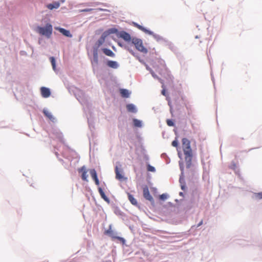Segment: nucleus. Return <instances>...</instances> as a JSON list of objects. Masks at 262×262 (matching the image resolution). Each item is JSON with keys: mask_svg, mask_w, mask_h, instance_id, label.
<instances>
[{"mask_svg": "<svg viewBox=\"0 0 262 262\" xmlns=\"http://www.w3.org/2000/svg\"><path fill=\"white\" fill-rule=\"evenodd\" d=\"M92 10H93L92 9H85L80 10V12H89V11H92Z\"/></svg>", "mask_w": 262, "mask_h": 262, "instance_id": "c85d7f7f", "label": "nucleus"}, {"mask_svg": "<svg viewBox=\"0 0 262 262\" xmlns=\"http://www.w3.org/2000/svg\"><path fill=\"white\" fill-rule=\"evenodd\" d=\"M202 223H203V221H201L199 223V224H198V227H199L200 226H201V225L202 224Z\"/></svg>", "mask_w": 262, "mask_h": 262, "instance_id": "473e14b6", "label": "nucleus"}, {"mask_svg": "<svg viewBox=\"0 0 262 262\" xmlns=\"http://www.w3.org/2000/svg\"><path fill=\"white\" fill-rule=\"evenodd\" d=\"M171 145L173 146V147H177L178 146V140L177 139L173 140L172 142V143H171Z\"/></svg>", "mask_w": 262, "mask_h": 262, "instance_id": "a878e982", "label": "nucleus"}, {"mask_svg": "<svg viewBox=\"0 0 262 262\" xmlns=\"http://www.w3.org/2000/svg\"><path fill=\"white\" fill-rule=\"evenodd\" d=\"M160 199L162 200H164L167 199V195L165 194H162L160 195Z\"/></svg>", "mask_w": 262, "mask_h": 262, "instance_id": "bb28decb", "label": "nucleus"}, {"mask_svg": "<svg viewBox=\"0 0 262 262\" xmlns=\"http://www.w3.org/2000/svg\"><path fill=\"white\" fill-rule=\"evenodd\" d=\"M98 191L101 196V198L104 199L105 201H107V202H108V198L106 196V195L105 194L104 191H103V190L101 188L99 187L98 188Z\"/></svg>", "mask_w": 262, "mask_h": 262, "instance_id": "aec40b11", "label": "nucleus"}, {"mask_svg": "<svg viewBox=\"0 0 262 262\" xmlns=\"http://www.w3.org/2000/svg\"><path fill=\"white\" fill-rule=\"evenodd\" d=\"M254 196L256 199H262V192L255 193Z\"/></svg>", "mask_w": 262, "mask_h": 262, "instance_id": "5701e85b", "label": "nucleus"}, {"mask_svg": "<svg viewBox=\"0 0 262 262\" xmlns=\"http://www.w3.org/2000/svg\"><path fill=\"white\" fill-rule=\"evenodd\" d=\"M79 172H81V178L82 180L88 182V175L87 174V170L84 166L81 167L78 169Z\"/></svg>", "mask_w": 262, "mask_h": 262, "instance_id": "423d86ee", "label": "nucleus"}, {"mask_svg": "<svg viewBox=\"0 0 262 262\" xmlns=\"http://www.w3.org/2000/svg\"><path fill=\"white\" fill-rule=\"evenodd\" d=\"M119 37L126 41H130L131 40V36L130 34L125 31L120 32L119 34Z\"/></svg>", "mask_w": 262, "mask_h": 262, "instance_id": "0eeeda50", "label": "nucleus"}, {"mask_svg": "<svg viewBox=\"0 0 262 262\" xmlns=\"http://www.w3.org/2000/svg\"><path fill=\"white\" fill-rule=\"evenodd\" d=\"M43 113L44 114V115L47 117H48L50 120H52V121H53L54 120V118L53 117V115H52V114L49 112L48 111L46 110H44L43 111Z\"/></svg>", "mask_w": 262, "mask_h": 262, "instance_id": "6ab92c4d", "label": "nucleus"}, {"mask_svg": "<svg viewBox=\"0 0 262 262\" xmlns=\"http://www.w3.org/2000/svg\"><path fill=\"white\" fill-rule=\"evenodd\" d=\"M107 65L109 67L113 69H117L118 67V64L115 61L109 60L107 62Z\"/></svg>", "mask_w": 262, "mask_h": 262, "instance_id": "2eb2a0df", "label": "nucleus"}, {"mask_svg": "<svg viewBox=\"0 0 262 262\" xmlns=\"http://www.w3.org/2000/svg\"><path fill=\"white\" fill-rule=\"evenodd\" d=\"M103 40H104V38L102 39H100L98 40V45L100 46L102 44L103 42Z\"/></svg>", "mask_w": 262, "mask_h": 262, "instance_id": "c756f323", "label": "nucleus"}, {"mask_svg": "<svg viewBox=\"0 0 262 262\" xmlns=\"http://www.w3.org/2000/svg\"><path fill=\"white\" fill-rule=\"evenodd\" d=\"M105 234L109 235L112 238V239H117L123 244H124L125 240L124 238L119 236H115L114 234L113 231L111 229L107 230L105 232Z\"/></svg>", "mask_w": 262, "mask_h": 262, "instance_id": "20e7f679", "label": "nucleus"}, {"mask_svg": "<svg viewBox=\"0 0 262 262\" xmlns=\"http://www.w3.org/2000/svg\"><path fill=\"white\" fill-rule=\"evenodd\" d=\"M143 193L144 197L147 200L150 202H154V199L152 196L150 195L148 188L147 186H145L143 189Z\"/></svg>", "mask_w": 262, "mask_h": 262, "instance_id": "39448f33", "label": "nucleus"}, {"mask_svg": "<svg viewBox=\"0 0 262 262\" xmlns=\"http://www.w3.org/2000/svg\"><path fill=\"white\" fill-rule=\"evenodd\" d=\"M133 43L135 46L136 48L139 51L143 53H147V50L143 46L142 41L140 39H133Z\"/></svg>", "mask_w": 262, "mask_h": 262, "instance_id": "7ed1b4c3", "label": "nucleus"}, {"mask_svg": "<svg viewBox=\"0 0 262 262\" xmlns=\"http://www.w3.org/2000/svg\"><path fill=\"white\" fill-rule=\"evenodd\" d=\"M120 94L122 97L124 98H128L129 96L130 93L126 89H121L120 90Z\"/></svg>", "mask_w": 262, "mask_h": 262, "instance_id": "dca6fc26", "label": "nucleus"}, {"mask_svg": "<svg viewBox=\"0 0 262 262\" xmlns=\"http://www.w3.org/2000/svg\"><path fill=\"white\" fill-rule=\"evenodd\" d=\"M50 61L51 62L53 69L54 70H55L56 69V64H55V59L54 57H51L50 58Z\"/></svg>", "mask_w": 262, "mask_h": 262, "instance_id": "4be33fe9", "label": "nucleus"}, {"mask_svg": "<svg viewBox=\"0 0 262 262\" xmlns=\"http://www.w3.org/2000/svg\"><path fill=\"white\" fill-rule=\"evenodd\" d=\"M103 52L107 56H110V57H114L115 54L113 53L112 51H111L110 49L104 48L102 49Z\"/></svg>", "mask_w": 262, "mask_h": 262, "instance_id": "f3484780", "label": "nucleus"}, {"mask_svg": "<svg viewBox=\"0 0 262 262\" xmlns=\"http://www.w3.org/2000/svg\"><path fill=\"white\" fill-rule=\"evenodd\" d=\"M147 169L148 171L155 172L156 171L155 167L149 164L147 165Z\"/></svg>", "mask_w": 262, "mask_h": 262, "instance_id": "b1692460", "label": "nucleus"}, {"mask_svg": "<svg viewBox=\"0 0 262 262\" xmlns=\"http://www.w3.org/2000/svg\"><path fill=\"white\" fill-rule=\"evenodd\" d=\"M180 195H182V192H180Z\"/></svg>", "mask_w": 262, "mask_h": 262, "instance_id": "72a5a7b5", "label": "nucleus"}, {"mask_svg": "<svg viewBox=\"0 0 262 262\" xmlns=\"http://www.w3.org/2000/svg\"><path fill=\"white\" fill-rule=\"evenodd\" d=\"M122 170L119 169L118 166L115 167L116 178L119 180H121L123 179V176L122 174Z\"/></svg>", "mask_w": 262, "mask_h": 262, "instance_id": "9b49d317", "label": "nucleus"}, {"mask_svg": "<svg viewBox=\"0 0 262 262\" xmlns=\"http://www.w3.org/2000/svg\"><path fill=\"white\" fill-rule=\"evenodd\" d=\"M128 199L130 202L135 206H138V202L137 200L134 197L133 195L130 193H128Z\"/></svg>", "mask_w": 262, "mask_h": 262, "instance_id": "4468645a", "label": "nucleus"}, {"mask_svg": "<svg viewBox=\"0 0 262 262\" xmlns=\"http://www.w3.org/2000/svg\"><path fill=\"white\" fill-rule=\"evenodd\" d=\"M53 28L52 26L50 24H47L45 27H37L36 31L40 35L45 36L48 38L51 37L52 34Z\"/></svg>", "mask_w": 262, "mask_h": 262, "instance_id": "f03ea898", "label": "nucleus"}, {"mask_svg": "<svg viewBox=\"0 0 262 262\" xmlns=\"http://www.w3.org/2000/svg\"><path fill=\"white\" fill-rule=\"evenodd\" d=\"M133 122L135 126L136 127H140L142 126L141 122L139 120H138L137 119H134Z\"/></svg>", "mask_w": 262, "mask_h": 262, "instance_id": "412c9836", "label": "nucleus"}, {"mask_svg": "<svg viewBox=\"0 0 262 262\" xmlns=\"http://www.w3.org/2000/svg\"><path fill=\"white\" fill-rule=\"evenodd\" d=\"M60 6V3L57 2H54L52 4H49L47 5V7L50 9L52 10L53 9H57Z\"/></svg>", "mask_w": 262, "mask_h": 262, "instance_id": "f8f14e48", "label": "nucleus"}, {"mask_svg": "<svg viewBox=\"0 0 262 262\" xmlns=\"http://www.w3.org/2000/svg\"><path fill=\"white\" fill-rule=\"evenodd\" d=\"M41 96L44 98H48L51 95L50 90L46 87H41L40 89Z\"/></svg>", "mask_w": 262, "mask_h": 262, "instance_id": "1a4fd4ad", "label": "nucleus"}, {"mask_svg": "<svg viewBox=\"0 0 262 262\" xmlns=\"http://www.w3.org/2000/svg\"><path fill=\"white\" fill-rule=\"evenodd\" d=\"M134 26H135L136 27L138 28L139 30L143 31L144 32H145L146 33H147L148 34H152V32L151 31L147 30L144 27H143L142 26L138 24L137 23H134Z\"/></svg>", "mask_w": 262, "mask_h": 262, "instance_id": "ddd939ff", "label": "nucleus"}, {"mask_svg": "<svg viewBox=\"0 0 262 262\" xmlns=\"http://www.w3.org/2000/svg\"><path fill=\"white\" fill-rule=\"evenodd\" d=\"M126 108L127 111L132 113H136L137 110L135 106L133 104H128L126 105Z\"/></svg>", "mask_w": 262, "mask_h": 262, "instance_id": "a211bd4d", "label": "nucleus"}, {"mask_svg": "<svg viewBox=\"0 0 262 262\" xmlns=\"http://www.w3.org/2000/svg\"><path fill=\"white\" fill-rule=\"evenodd\" d=\"M128 51H129V52H130L132 55H135V53H134V52H133V51H132V50H129V49H128Z\"/></svg>", "mask_w": 262, "mask_h": 262, "instance_id": "2f4dec72", "label": "nucleus"}, {"mask_svg": "<svg viewBox=\"0 0 262 262\" xmlns=\"http://www.w3.org/2000/svg\"><path fill=\"white\" fill-rule=\"evenodd\" d=\"M166 122H167V124L169 126H173V125H174V123L171 120L168 119L167 120Z\"/></svg>", "mask_w": 262, "mask_h": 262, "instance_id": "393cba45", "label": "nucleus"}, {"mask_svg": "<svg viewBox=\"0 0 262 262\" xmlns=\"http://www.w3.org/2000/svg\"><path fill=\"white\" fill-rule=\"evenodd\" d=\"M55 29L56 30L59 31L61 33H62L63 35L69 37H72V35L71 34L69 30H66L65 29L60 28V27H55Z\"/></svg>", "mask_w": 262, "mask_h": 262, "instance_id": "6e6552de", "label": "nucleus"}, {"mask_svg": "<svg viewBox=\"0 0 262 262\" xmlns=\"http://www.w3.org/2000/svg\"><path fill=\"white\" fill-rule=\"evenodd\" d=\"M162 88H163V90L161 92L162 94L164 96H166V90H165V88H164V85H162Z\"/></svg>", "mask_w": 262, "mask_h": 262, "instance_id": "cd10ccee", "label": "nucleus"}, {"mask_svg": "<svg viewBox=\"0 0 262 262\" xmlns=\"http://www.w3.org/2000/svg\"><path fill=\"white\" fill-rule=\"evenodd\" d=\"M182 148L185 156V160L187 168H190L191 165L193 152L190 146V141L186 139H182Z\"/></svg>", "mask_w": 262, "mask_h": 262, "instance_id": "f257e3e1", "label": "nucleus"}, {"mask_svg": "<svg viewBox=\"0 0 262 262\" xmlns=\"http://www.w3.org/2000/svg\"><path fill=\"white\" fill-rule=\"evenodd\" d=\"M236 164H235V163H233V164H232V167H231V168H232V169H234L236 168Z\"/></svg>", "mask_w": 262, "mask_h": 262, "instance_id": "7c9ffc66", "label": "nucleus"}, {"mask_svg": "<svg viewBox=\"0 0 262 262\" xmlns=\"http://www.w3.org/2000/svg\"><path fill=\"white\" fill-rule=\"evenodd\" d=\"M90 172L92 179L94 180L96 185H99V181L97 177V174L96 170L94 169H91Z\"/></svg>", "mask_w": 262, "mask_h": 262, "instance_id": "9d476101", "label": "nucleus"}]
</instances>
